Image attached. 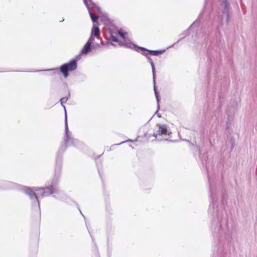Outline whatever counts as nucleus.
I'll return each instance as SVG.
<instances>
[{"label":"nucleus","mask_w":257,"mask_h":257,"mask_svg":"<svg viewBox=\"0 0 257 257\" xmlns=\"http://www.w3.org/2000/svg\"><path fill=\"white\" fill-rule=\"evenodd\" d=\"M88 9H89L90 7H95V5L92 2L91 0H84Z\"/></svg>","instance_id":"obj_10"},{"label":"nucleus","mask_w":257,"mask_h":257,"mask_svg":"<svg viewBox=\"0 0 257 257\" xmlns=\"http://www.w3.org/2000/svg\"><path fill=\"white\" fill-rule=\"evenodd\" d=\"M223 4L224 5L225 8L226 10L228 9V8L229 7V4L227 2V0H223Z\"/></svg>","instance_id":"obj_12"},{"label":"nucleus","mask_w":257,"mask_h":257,"mask_svg":"<svg viewBox=\"0 0 257 257\" xmlns=\"http://www.w3.org/2000/svg\"><path fill=\"white\" fill-rule=\"evenodd\" d=\"M93 38H90L87 43L85 44V46L81 50V53L83 54H87L91 50V44L94 41Z\"/></svg>","instance_id":"obj_6"},{"label":"nucleus","mask_w":257,"mask_h":257,"mask_svg":"<svg viewBox=\"0 0 257 257\" xmlns=\"http://www.w3.org/2000/svg\"><path fill=\"white\" fill-rule=\"evenodd\" d=\"M157 130L156 133L154 134V137L155 139H157V136L169 135V130L166 124H157Z\"/></svg>","instance_id":"obj_3"},{"label":"nucleus","mask_w":257,"mask_h":257,"mask_svg":"<svg viewBox=\"0 0 257 257\" xmlns=\"http://www.w3.org/2000/svg\"><path fill=\"white\" fill-rule=\"evenodd\" d=\"M117 34H118L122 39H124L125 38V35L126 33L122 32L121 30H119L117 31Z\"/></svg>","instance_id":"obj_11"},{"label":"nucleus","mask_w":257,"mask_h":257,"mask_svg":"<svg viewBox=\"0 0 257 257\" xmlns=\"http://www.w3.org/2000/svg\"><path fill=\"white\" fill-rule=\"evenodd\" d=\"M67 99L65 97L62 98L60 99L61 103L62 104L64 103H65L67 101Z\"/></svg>","instance_id":"obj_13"},{"label":"nucleus","mask_w":257,"mask_h":257,"mask_svg":"<svg viewBox=\"0 0 257 257\" xmlns=\"http://www.w3.org/2000/svg\"><path fill=\"white\" fill-rule=\"evenodd\" d=\"M140 49L143 51H147V53H146V52L143 53V54L144 55H145L146 57H148V58L150 61L151 60V59L149 57H148V55H147L148 53H149V54H150L151 55L158 56V55H159L162 54L164 52V51L147 50L143 48H140Z\"/></svg>","instance_id":"obj_5"},{"label":"nucleus","mask_w":257,"mask_h":257,"mask_svg":"<svg viewBox=\"0 0 257 257\" xmlns=\"http://www.w3.org/2000/svg\"><path fill=\"white\" fill-rule=\"evenodd\" d=\"M151 64L152 65H153V63L152 62H151Z\"/></svg>","instance_id":"obj_14"},{"label":"nucleus","mask_w":257,"mask_h":257,"mask_svg":"<svg viewBox=\"0 0 257 257\" xmlns=\"http://www.w3.org/2000/svg\"><path fill=\"white\" fill-rule=\"evenodd\" d=\"M93 8H95L96 9H98V8H97L96 6L95 7H89V9H88V11H89V13L90 14V17H91V19L92 20V21L93 22H97V19H98V17L97 16H96L93 13V10H92V9Z\"/></svg>","instance_id":"obj_8"},{"label":"nucleus","mask_w":257,"mask_h":257,"mask_svg":"<svg viewBox=\"0 0 257 257\" xmlns=\"http://www.w3.org/2000/svg\"><path fill=\"white\" fill-rule=\"evenodd\" d=\"M77 64L75 60H72L68 63H66L62 65L60 67V71L63 75L65 78H67L69 72H72L77 69Z\"/></svg>","instance_id":"obj_1"},{"label":"nucleus","mask_w":257,"mask_h":257,"mask_svg":"<svg viewBox=\"0 0 257 257\" xmlns=\"http://www.w3.org/2000/svg\"><path fill=\"white\" fill-rule=\"evenodd\" d=\"M54 191V189L52 186L45 188H35L33 191V196H35L36 198L38 200L39 198L51 195Z\"/></svg>","instance_id":"obj_2"},{"label":"nucleus","mask_w":257,"mask_h":257,"mask_svg":"<svg viewBox=\"0 0 257 257\" xmlns=\"http://www.w3.org/2000/svg\"><path fill=\"white\" fill-rule=\"evenodd\" d=\"M76 141L71 137L69 134L68 127L67 121L65 123V138L64 140V144L66 147L70 146H75Z\"/></svg>","instance_id":"obj_4"},{"label":"nucleus","mask_w":257,"mask_h":257,"mask_svg":"<svg viewBox=\"0 0 257 257\" xmlns=\"http://www.w3.org/2000/svg\"><path fill=\"white\" fill-rule=\"evenodd\" d=\"M100 30L98 27L96 26H93L91 32V36L90 38L96 37L97 39H99L100 37Z\"/></svg>","instance_id":"obj_7"},{"label":"nucleus","mask_w":257,"mask_h":257,"mask_svg":"<svg viewBox=\"0 0 257 257\" xmlns=\"http://www.w3.org/2000/svg\"><path fill=\"white\" fill-rule=\"evenodd\" d=\"M117 33L115 32H110V39L111 41L114 42H117L118 41L117 38Z\"/></svg>","instance_id":"obj_9"}]
</instances>
